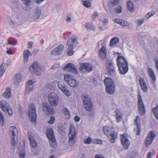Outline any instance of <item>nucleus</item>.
I'll use <instances>...</instances> for the list:
<instances>
[{"mask_svg":"<svg viewBox=\"0 0 158 158\" xmlns=\"http://www.w3.org/2000/svg\"><path fill=\"white\" fill-rule=\"evenodd\" d=\"M118 70L121 74H126L128 71V63L123 56H118L116 59Z\"/></svg>","mask_w":158,"mask_h":158,"instance_id":"nucleus-1","label":"nucleus"},{"mask_svg":"<svg viewBox=\"0 0 158 158\" xmlns=\"http://www.w3.org/2000/svg\"><path fill=\"white\" fill-rule=\"evenodd\" d=\"M81 99L84 107L88 111H91L93 110V104L90 97L86 94H82Z\"/></svg>","mask_w":158,"mask_h":158,"instance_id":"nucleus-2","label":"nucleus"},{"mask_svg":"<svg viewBox=\"0 0 158 158\" xmlns=\"http://www.w3.org/2000/svg\"><path fill=\"white\" fill-rule=\"evenodd\" d=\"M104 82L106 85L107 93L110 95L113 94L115 90V85L113 81L111 78L107 77L104 80Z\"/></svg>","mask_w":158,"mask_h":158,"instance_id":"nucleus-3","label":"nucleus"},{"mask_svg":"<svg viewBox=\"0 0 158 158\" xmlns=\"http://www.w3.org/2000/svg\"><path fill=\"white\" fill-rule=\"evenodd\" d=\"M106 69L108 75L114 77L116 75V70L115 64L113 61L110 60H107L105 63Z\"/></svg>","mask_w":158,"mask_h":158,"instance_id":"nucleus-4","label":"nucleus"},{"mask_svg":"<svg viewBox=\"0 0 158 158\" xmlns=\"http://www.w3.org/2000/svg\"><path fill=\"white\" fill-rule=\"evenodd\" d=\"M28 114L29 118H31V122L34 123H36V113L35 105L33 103L29 105Z\"/></svg>","mask_w":158,"mask_h":158,"instance_id":"nucleus-5","label":"nucleus"},{"mask_svg":"<svg viewBox=\"0 0 158 158\" xmlns=\"http://www.w3.org/2000/svg\"><path fill=\"white\" fill-rule=\"evenodd\" d=\"M48 102L52 106H57L58 104L59 97L58 95L54 93L49 94L48 96Z\"/></svg>","mask_w":158,"mask_h":158,"instance_id":"nucleus-6","label":"nucleus"},{"mask_svg":"<svg viewBox=\"0 0 158 158\" xmlns=\"http://www.w3.org/2000/svg\"><path fill=\"white\" fill-rule=\"evenodd\" d=\"M29 71L31 73H35L36 75H40L41 73V68L38 62H34L29 67Z\"/></svg>","mask_w":158,"mask_h":158,"instance_id":"nucleus-7","label":"nucleus"},{"mask_svg":"<svg viewBox=\"0 0 158 158\" xmlns=\"http://www.w3.org/2000/svg\"><path fill=\"white\" fill-rule=\"evenodd\" d=\"M64 81L67 82L68 84L70 86L74 87H78V82L75 79L73 78L71 74L64 75Z\"/></svg>","mask_w":158,"mask_h":158,"instance_id":"nucleus-8","label":"nucleus"},{"mask_svg":"<svg viewBox=\"0 0 158 158\" xmlns=\"http://www.w3.org/2000/svg\"><path fill=\"white\" fill-rule=\"evenodd\" d=\"M138 109L139 114L141 116L144 115L145 113L144 106L142 100L141 95L139 93L138 100Z\"/></svg>","mask_w":158,"mask_h":158,"instance_id":"nucleus-9","label":"nucleus"},{"mask_svg":"<svg viewBox=\"0 0 158 158\" xmlns=\"http://www.w3.org/2000/svg\"><path fill=\"white\" fill-rule=\"evenodd\" d=\"M77 133L76 131L74 128H70L68 143L70 146L74 145L76 142V138Z\"/></svg>","mask_w":158,"mask_h":158,"instance_id":"nucleus-10","label":"nucleus"},{"mask_svg":"<svg viewBox=\"0 0 158 158\" xmlns=\"http://www.w3.org/2000/svg\"><path fill=\"white\" fill-rule=\"evenodd\" d=\"M93 66L90 63L85 62L81 63L80 67V71L85 73H89L93 70Z\"/></svg>","mask_w":158,"mask_h":158,"instance_id":"nucleus-11","label":"nucleus"},{"mask_svg":"<svg viewBox=\"0 0 158 158\" xmlns=\"http://www.w3.org/2000/svg\"><path fill=\"white\" fill-rule=\"evenodd\" d=\"M57 86L59 89L66 96H69L71 95L68 86L64 82H59Z\"/></svg>","mask_w":158,"mask_h":158,"instance_id":"nucleus-12","label":"nucleus"},{"mask_svg":"<svg viewBox=\"0 0 158 158\" xmlns=\"http://www.w3.org/2000/svg\"><path fill=\"white\" fill-rule=\"evenodd\" d=\"M0 107L6 114H8L10 116L12 115L13 112L11 108L9 106V104L6 102L0 101Z\"/></svg>","mask_w":158,"mask_h":158,"instance_id":"nucleus-13","label":"nucleus"},{"mask_svg":"<svg viewBox=\"0 0 158 158\" xmlns=\"http://www.w3.org/2000/svg\"><path fill=\"white\" fill-rule=\"evenodd\" d=\"M64 48V46L63 45L60 44L56 48L52 50L51 54L55 56H60L63 52Z\"/></svg>","mask_w":158,"mask_h":158,"instance_id":"nucleus-14","label":"nucleus"},{"mask_svg":"<svg viewBox=\"0 0 158 158\" xmlns=\"http://www.w3.org/2000/svg\"><path fill=\"white\" fill-rule=\"evenodd\" d=\"M64 70H67L69 72L71 73L74 74H77L78 73L76 67L72 63H69L67 64L63 68Z\"/></svg>","mask_w":158,"mask_h":158,"instance_id":"nucleus-15","label":"nucleus"},{"mask_svg":"<svg viewBox=\"0 0 158 158\" xmlns=\"http://www.w3.org/2000/svg\"><path fill=\"white\" fill-rule=\"evenodd\" d=\"M156 135L155 133L153 131L149 132L145 140L146 146H149L152 142Z\"/></svg>","mask_w":158,"mask_h":158,"instance_id":"nucleus-16","label":"nucleus"},{"mask_svg":"<svg viewBox=\"0 0 158 158\" xmlns=\"http://www.w3.org/2000/svg\"><path fill=\"white\" fill-rule=\"evenodd\" d=\"M41 10L40 8L39 7H37L34 11L33 15L31 16L30 20L31 21H37L38 19L41 15Z\"/></svg>","mask_w":158,"mask_h":158,"instance_id":"nucleus-17","label":"nucleus"},{"mask_svg":"<svg viewBox=\"0 0 158 158\" xmlns=\"http://www.w3.org/2000/svg\"><path fill=\"white\" fill-rule=\"evenodd\" d=\"M121 142L123 148L125 149H128L130 144V142L127 137L123 135L121 136Z\"/></svg>","mask_w":158,"mask_h":158,"instance_id":"nucleus-18","label":"nucleus"},{"mask_svg":"<svg viewBox=\"0 0 158 158\" xmlns=\"http://www.w3.org/2000/svg\"><path fill=\"white\" fill-rule=\"evenodd\" d=\"M43 110L44 111H46L49 114H52L54 112V108L46 102H44L42 104Z\"/></svg>","mask_w":158,"mask_h":158,"instance_id":"nucleus-19","label":"nucleus"},{"mask_svg":"<svg viewBox=\"0 0 158 158\" xmlns=\"http://www.w3.org/2000/svg\"><path fill=\"white\" fill-rule=\"evenodd\" d=\"M118 133L114 131H110L109 134L107 136L109 139V141L111 143H114L117 138Z\"/></svg>","mask_w":158,"mask_h":158,"instance_id":"nucleus-20","label":"nucleus"},{"mask_svg":"<svg viewBox=\"0 0 158 158\" xmlns=\"http://www.w3.org/2000/svg\"><path fill=\"white\" fill-rule=\"evenodd\" d=\"M99 56L102 60L105 59L107 56V50L105 47L103 46L98 52Z\"/></svg>","mask_w":158,"mask_h":158,"instance_id":"nucleus-21","label":"nucleus"},{"mask_svg":"<svg viewBox=\"0 0 158 158\" xmlns=\"http://www.w3.org/2000/svg\"><path fill=\"white\" fill-rule=\"evenodd\" d=\"M140 117L139 116H137L135 120V122L136 123V125L137 128L134 129V131L136 133L137 135H140V132L141 131V126L140 124L138 123V121H139L140 120Z\"/></svg>","mask_w":158,"mask_h":158,"instance_id":"nucleus-22","label":"nucleus"},{"mask_svg":"<svg viewBox=\"0 0 158 158\" xmlns=\"http://www.w3.org/2000/svg\"><path fill=\"white\" fill-rule=\"evenodd\" d=\"M77 38L76 36L74 37H70L68 39L67 45L68 46L73 45L76 46L78 44V41L77 40Z\"/></svg>","mask_w":158,"mask_h":158,"instance_id":"nucleus-23","label":"nucleus"},{"mask_svg":"<svg viewBox=\"0 0 158 158\" xmlns=\"http://www.w3.org/2000/svg\"><path fill=\"white\" fill-rule=\"evenodd\" d=\"M139 84L141 88L144 92H146L148 90V87L143 78L140 77L139 80Z\"/></svg>","mask_w":158,"mask_h":158,"instance_id":"nucleus-24","label":"nucleus"},{"mask_svg":"<svg viewBox=\"0 0 158 158\" xmlns=\"http://www.w3.org/2000/svg\"><path fill=\"white\" fill-rule=\"evenodd\" d=\"M22 76L20 73L16 74L13 78L14 83L16 85H19V83L22 81Z\"/></svg>","mask_w":158,"mask_h":158,"instance_id":"nucleus-25","label":"nucleus"},{"mask_svg":"<svg viewBox=\"0 0 158 158\" xmlns=\"http://www.w3.org/2000/svg\"><path fill=\"white\" fill-rule=\"evenodd\" d=\"M47 136L49 140L55 139V138L54 135L53 130L50 128L46 131Z\"/></svg>","mask_w":158,"mask_h":158,"instance_id":"nucleus-26","label":"nucleus"},{"mask_svg":"<svg viewBox=\"0 0 158 158\" xmlns=\"http://www.w3.org/2000/svg\"><path fill=\"white\" fill-rule=\"evenodd\" d=\"M115 23L119 24L123 26H127L129 23L127 22L122 19H114Z\"/></svg>","mask_w":158,"mask_h":158,"instance_id":"nucleus-27","label":"nucleus"},{"mask_svg":"<svg viewBox=\"0 0 158 158\" xmlns=\"http://www.w3.org/2000/svg\"><path fill=\"white\" fill-rule=\"evenodd\" d=\"M11 90L10 88H6L5 91L3 94L4 97L6 99L9 98L11 96Z\"/></svg>","mask_w":158,"mask_h":158,"instance_id":"nucleus-28","label":"nucleus"},{"mask_svg":"<svg viewBox=\"0 0 158 158\" xmlns=\"http://www.w3.org/2000/svg\"><path fill=\"white\" fill-rule=\"evenodd\" d=\"M148 72L150 77L154 82L156 81V78L153 71L152 69L149 68L148 69Z\"/></svg>","mask_w":158,"mask_h":158,"instance_id":"nucleus-29","label":"nucleus"},{"mask_svg":"<svg viewBox=\"0 0 158 158\" xmlns=\"http://www.w3.org/2000/svg\"><path fill=\"white\" fill-rule=\"evenodd\" d=\"M30 55V52L28 49H25L23 51V57L24 61H27Z\"/></svg>","mask_w":158,"mask_h":158,"instance_id":"nucleus-30","label":"nucleus"},{"mask_svg":"<svg viewBox=\"0 0 158 158\" xmlns=\"http://www.w3.org/2000/svg\"><path fill=\"white\" fill-rule=\"evenodd\" d=\"M152 112L154 114L156 119L158 121V105L152 108Z\"/></svg>","mask_w":158,"mask_h":158,"instance_id":"nucleus-31","label":"nucleus"},{"mask_svg":"<svg viewBox=\"0 0 158 158\" xmlns=\"http://www.w3.org/2000/svg\"><path fill=\"white\" fill-rule=\"evenodd\" d=\"M115 112L117 121L118 122H119L122 120L121 112L118 110H116Z\"/></svg>","mask_w":158,"mask_h":158,"instance_id":"nucleus-32","label":"nucleus"},{"mask_svg":"<svg viewBox=\"0 0 158 158\" xmlns=\"http://www.w3.org/2000/svg\"><path fill=\"white\" fill-rule=\"evenodd\" d=\"M119 41V39L118 38L114 37L112 39L110 43V46H112L114 44H116Z\"/></svg>","mask_w":158,"mask_h":158,"instance_id":"nucleus-33","label":"nucleus"},{"mask_svg":"<svg viewBox=\"0 0 158 158\" xmlns=\"http://www.w3.org/2000/svg\"><path fill=\"white\" fill-rule=\"evenodd\" d=\"M127 7L128 9L130 11L132 12H133L135 9L134 8V5L133 3L130 1H129L127 4Z\"/></svg>","mask_w":158,"mask_h":158,"instance_id":"nucleus-34","label":"nucleus"},{"mask_svg":"<svg viewBox=\"0 0 158 158\" xmlns=\"http://www.w3.org/2000/svg\"><path fill=\"white\" fill-rule=\"evenodd\" d=\"M73 45L69 46L67 51V54L69 56H71L74 53V52L73 51Z\"/></svg>","mask_w":158,"mask_h":158,"instance_id":"nucleus-35","label":"nucleus"},{"mask_svg":"<svg viewBox=\"0 0 158 158\" xmlns=\"http://www.w3.org/2000/svg\"><path fill=\"white\" fill-rule=\"evenodd\" d=\"M63 111L64 112V115L67 116L66 117L68 119L70 118L71 115L70 114L69 111L66 108H64L63 110Z\"/></svg>","mask_w":158,"mask_h":158,"instance_id":"nucleus-36","label":"nucleus"},{"mask_svg":"<svg viewBox=\"0 0 158 158\" xmlns=\"http://www.w3.org/2000/svg\"><path fill=\"white\" fill-rule=\"evenodd\" d=\"M5 64L2 63L0 67V77H2L6 69L5 68Z\"/></svg>","mask_w":158,"mask_h":158,"instance_id":"nucleus-37","label":"nucleus"},{"mask_svg":"<svg viewBox=\"0 0 158 158\" xmlns=\"http://www.w3.org/2000/svg\"><path fill=\"white\" fill-rule=\"evenodd\" d=\"M103 132L105 134H106V136L108 135L110 131V128L107 126H104L103 127Z\"/></svg>","mask_w":158,"mask_h":158,"instance_id":"nucleus-38","label":"nucleus"},{"mask_svg":"<svg viewBox=\"0 0 158 158\" xmlns=\"http://www.w3.org/2000/svg\"><path fill=\"white\" fill-rule=\"evenodd\" d=\"M122 6L120 5H119L117 7L115 8L114 11L116 14H120L122 12Z\"/></svg>","mask_w":158,"mask_h":158,"instance_id":"nucleus-39","label":"nucleus"},{"mask_svg":"<svg viewBox=\"0 0 158 158\" xmlns=\"http://www.w3.org/2000/svg\"><path fill=\"white\" fill-rule=\"evenodd\" d=\"M85 27L87 29V30H92L94 29V27L92 26V24L91 23H86L85 24Z\"/></svg>","mask_w":158,"mask_h":158,"instance_id":"nucleus-40","label":"nucleus"},{"mask_svg":"<svg viewBox=\"0 0 158 158\" xmlns=\"http://www.w3.org/2000/svg\"><path fill=\"white\" fill-rule=\"evenodd\" d=\"M22 2L27 7H29L31 4L32 0H22Z\"/></svg>","mask_w":158,"mask_h":158,"instance_id":"nucleus-41","label":"nucleus"},{"mask_svg":"<svg viewBox=\"0 0 158 158\" xmlns=\"http://www.w3.org/2000/svg\"><path fill=\"white\" fill-rule=\"evenodd\" d=\"M31 147L33 148H36L37 146V143L35 140H33L30 141Z\"/></svg>","mask_w":158,"mask_h":158,"instance_id":"nucleus-42","label":"nucleus"},{"mask_svg":"<svg viewBox=\"0 0 158 158\" xmlns=\"http://www.w3.org/2000/svg\"><path fill=\"white\" fill-rule=\"evenodd\" d=\"M0 122L2 126H3L4 124V119L2 113L0 111Z\"/></svg>","mask_w":158,"mask_h":158,"instance_id":"nucleus-43","label":"nucleus"},{"mask_svg":"<svg viewBox=\"0 0 158 158\" xmlns=\"http://www.w3.org/2000/svg\"><path fill=\"white\" fill-rule=\"evenodd\" d=\"M153 60L155 63V65L158 72V57L155 56L153 59Z\"/></svg>","mask_w":158,"mask_h":158,"instance_id":"nucleus-44","label":"nucleus"},{"mask_svg":"<svg viewBox=\"0 0 158 158\" xmlns=\"http://www.w3.org/2000/svg\"><path fill=\"white\" fill-rule=\"evenodd\" d=\"M58 132L61 135H63L65 134L64 129L63 127H58Z\"/></svg>","mask_w":158,"mask_h":158,"instance_id":"nucleus-45","label":"nucleus"},{"mask_svg":"<svg viewBox=\"0 0 158 158\" xmlns=\"http://www.w3.org/2000/svg\"><path fill=\"white\" fill-rule=\"evenodd\" d=\"M144 22V19L143 18H142L141 19H138L136 20V23L138 26L141 25Z\"/></svg>","mask_w":158,"mask_h":158,"instance_id":"nucleus-46","label":"nucleus"},{"mask_svg":"<svg viewBox=\"0 0 158 158\" xmlns=\"http://www.w3.org/2000/svg\"><path fill=\"white\" fill-rule=\"evenodd\" d=\"M33 88L34 87L33 85H27V86L26 87V91L27 93L30 92L32 90Z\"/></svg>","mask_w":158,"mask_h":158,"instance_id":"nucleus-47","label":"nucleus"},{"mask_svg":"<svg viewBox=\"0 0 158 158\" xmlns=\"http://www.w3.org/2000/svg\"><path fill=\"white\" fill-rule=\"evenodd\" d=\"M50 141V145L51 147L53 148L55 147L56 145V141L55 139H50L49 140Z\"/></svg>","mask_w":158,"mask_h":158,"instance_id":"nucleus-48","label":"nucleus"},{"mask_svg":"<svg viewBox=\"0 0 158 158\" xmlns=\"http://www.w3.org/2000/svg\"><path fill=\"white\" fill-rule=\"evenodd\" d=\"M11 127L13 129L12 131V133L13 137V138H15V136H16V133L18 131L15 126H13Z\"/></svg>","mask_w":158,"mask_h":158,"instance_id":"nucleus-49","label":"nucleus"},{"mask_svg":"<svg viewBox=\"0 0 158 158\" xmlns=\"http://www.w3.org/2000/svg\"><path fill=\"white\" fill-rule=\"evenodd\" d=\"M83 5L85 7L88 8L91 6L90 1H85L82 2Z\"/></svg>","mask_w":158,"mask_h":158,"instance_id":"nucleus-50","label":"nucleus"},{"mask_svg":"<svg viewBox=\"0 0 158 158\" xmlns=\"http://www.w3.org/2000/svg\"><path fill=\"white\" fill-rule=\"evenodd\" d=\"M92 139L90 137H89L85 139L84 141V143L85 144H89L91 143Z\"/></svg>","mask_w":158,"mask_h":158,"instance_id":"nucleus-51","label":"nucleus"},{"mask_svg":"<svg viewBox=\"0 0 158 158\" xmlns=\"http://www.w3.org/2000/svg\"><path fill=\"white\" fill-rule=\"evenodd\" d=\"M55 120V117L54 116H51L50 118V120L48 121V123L50 124L53 123Z\"/></svg>","mask_w":158,"mask_h":158,"instance_id":"nucleus-52","label":"nucleus"},{"mask_svg":"<svg viewBox=\"0 0 158 158\" xmlns=\"http://www.w3.org/2000/svg\"><path fill=\"white\" fill-rule=\"evenodd\" d=\"M72 15L71 14H68L66 17V20L68 22H70L71 21V18Z\"/></svg>","mask_w":158,"mask_h":158,"instance_id":"nucleus-53","label":"nucleus"},{"mask_svg":"<svg viewBox=\"0 0 158 158\" xmlns=\"http://www.w3.org/2000/svg\"><path fill=\"white\" fill-rule=\"evenodd\" d=\"M8 43L9 44L13 46L16 45L17 44V42L16 41L14 40L11 41L10 40L8 41Z\"/></svg>","mask_w":158,"mask_h":158,"instance_id":"nucleus-54","label":"nucleus"},{"mask_svg":"<svg viewBox=\"0 0 158 158\" xmlns=\"http://www.w3.org/2000/svg\"><path fill=\"white\" fill-rule=\"evenodd\" d=\"M93 111V110L91 111H89V112L88 114V115L90 117L93 118L94 116V114Z\"/></svg>","mask_w":158,"mask_h":158,"instance_id":"nucleus-55","label":"nucleus"},{"mask_svg":"<svg viewBox=\"0 0 158 158\" xmlns=\"http://www.w3.org/2000/svg\"><path fill=\"white\" fill-rule=\"evenodd\" d=\"M110 2L111 3L114 5H117L118 3V0H110Z\"/></svg>","mask_w":158,"mask_h":158,"instance_id":"nucleus-56","label":"nucleus"},{"mask_svg":"<svg viewBox=\"0 0 158 158\" xmlns=\"http://www.w3.org/2000/svg\"><path fill=\"white\" fill-rule=\"evenodd\" d=\"M39 51V49L38 48L34 49L32 50V52L34 55L37 54Z\"/></svg>","mask_w":158,"mask_h":158,"instance_id":"nucleus-57","label":"nucleus"},{"mask_svg":"<svg viewBox=\"0 0 158 158\" xmlns=\"http://www.w3.org/2000/svg\"><path fill=\"white\" fill-rule=\"evenodd\" d=\"M98 16V14L97 12H95L93 14L92 17L93 19L97 18Z\"/></svg>","mask_w":158,"mask_h":158,"instance_id":"nucleus-58","label":"nucleus"},{"mask_svg":"<svg viewBox=\"0 0 158 158\" xmlns=\"http://www.w3.org/2000/svg\"><path fill=\"white\" fill-rule=\"evenodd\" d=\"M137 156V154L135 153H132L131 154V156L130 158H136Z\"/></svg>","mask_w":158,"mask_h":158,"instance_id":"nucleus-59","label":"nucleus"},{"mask_svg":"<svg viewBox=\"0 0 158 158\" xmlns=\"http://www.w3.org/2000/svg\"><path fill=\"white\" fill-rule=\"evenodd\" d=\"M74 120L76 122H78L80 120V117L78 116H76L74 117Z\"/></svg>","mask_w":158,"mask_h":158,"instance_id":"nucleus-60","label":"nucleus"},{"mask_svg":"<svg viewBox=\"0 0 158 158\" xmlns=\"http://www.w3.org/2000/svg\"><path fill=\"white\" fill-rule=\"evenodd\" d=\"M13 51L11 49H9V50H7L6 52V53L9 55H11L12 54Z\"/></svg>","mask_w":158,"mask_h":158,"instance_id":"nucleus-61","label":"nucleus"},{"mask_svg":"<svg viewBox=\"0 0 158 158\" xmlns=\"http://www.w3.org/2000/svg\"><path fill=\"white\" fill-rule=\"evenodd\" d=\"M35 82V81H33L31 80H29L27 82V85H32V84L34 83Z\"/></svg>","mask_w":158,"mask_h":158,"instance_id":"nucleus-62","label":"nucleus"},{"mask_svg":"<svg viewBox=\"0 0 158 158\" xmlns=\"http://www.w3.org/2000/svg\"><path fill=\"white\" fill-rule=\"evenodd\" d=\"M108 20L106 19H104L102 21V23L104 25H106L108 23Z\"/></svg>","mask_w":158,"mask_h":158,"instance_id":"nucleus-63","label":"nucleus"},{"mask_svg":"<svg viewBox=\"0 0 158 158\" xmlns=\"http://www.w3.org/2000/svg\"><path fill=\"white\" fill-rule=\"evenodd\" d=\"M95 158H104L103 156L100 155L96 154Z\"/></svg>","mask_w":158,"mask_h":158,"instance_id":"nucleus-64","label":"nucleus"}]
</instances>
